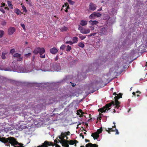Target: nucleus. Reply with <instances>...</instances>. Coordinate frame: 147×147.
I'll return each mask as SVG.
<instances>
[{"instance_id":"obj_9","label":"nucleus","mask_w":147,"mask_h":147,"mask_svg":"<svg viewBox=\"0 0 147 147\" xmlns=\"http://www.w3.org/2000/svg\"><path fill=\"white\" fill-rule=\"evenodd\" d=\"M13 56L14 57L17 58V60L18 61H21L23 59V57L21 56L20 54L15 53L13 55Z\"/></svg>"},{"instance_id":"obj_22","label":"nucleus","mask_w":147,"mask_h":147,"mask_svg":"<svg viewBox=\"0 0 147 147\" xmlns=\"http://www.w3.org/2000/svg\"><path fill=\"white\" fill-rule=\"evenodd\" d=\"M72 41V43H73V44L76 43L78 41V38L76 37H73Z\"/></svg>"},{"instance_id":"obj_30","label":"nucleus","mask_w":147,"mask_h":147,"mask_svg":"<svg viewBox=\"0 0 147 147\" xmlns=\"http://www.w3.org/2000/svg\"><path fill=\"white\" fill-rule=\"evenodd\" d=\"M5 53H2L1 57L3 59H5L6 58V57L5 56Z\"/></svg>"},{"instance_id":"obj_25","label":"nucleus","mask_w":147,"mask_h":147,"mask_svg":"<svg viewBox=\"0 0 147 147\" xmlns=\"http://www.w3.org/2000/svg\"><path fill=\"white\" fill-rule=\"evenodd\" d=\"M78 46L81 47V48H83L84 47V43L82 42L79 43L78 44Z\"/></svg>"},{"instance_id":"obj_16","label":"nucleus","mask_w":147,"mask_h":147,"mask_svg":"<svg viewBox=\"0 0 147 147\" xmlns=\"http://www.w3.org/2000/svg\"><path fill=\"white\" fill-rule=\"evenodd\" d=\"M87 21L86 20H81L80 23V24L82 26H84L87 25Z\"/></svg>"},{"instance_id":"obj_64","label":"nucleus","mask_w":147,"mask_h":147,"mask_svg":"<svg viewBox=\"0 0 147 147\" xmlns=\"http://www.w3.org/2000/svg\"><path fill=\"white\" fill-rule=\"evenodd\" d=\"M80 147H85L84 146H81Z\"/></svg>"},{"instance_id":"obj_31","label":"nucleus","mask_w":147,"mask_h":147,"mask_svg":"<svg viewBox=\"0 0 147 147\" xmlns=\"http://www.w3.org/2000/svg\"><path fill=\"white\" fill-rule=\"evenodd\" d=\"M94 13L95 14V17L96 16L97 17H100L101 16V14L99 12H94Z\"/></svg>"},{"instance_id":"obj_53","label":"nucleus","mask_w":147,"mask_h":147,"mask_svg":"<svg viewBox=\"0 0 147 147\" xmlns=\"http://www.w3.org/2000/svg\"><path fill=\"white\" fill-rule=\"evenodd\" d=\"M102 7H101V8H100L99 9H98L97 10V11H101L102 10Z\"/></svg>"},{"instance_id":"obj_61","label":"nucleus","mask_w":147,"mask_h":147,"mask_svg":"<svg viewBox=\"0 0 147 147\" xmlns=\"http://www.w3.org/2000/svg\"><path fill=\"white\" fill-rule=\"evenodd\" d=\"M66 9L65 10V11L66 12H67V9Z\"/></svg>"},{"instance_id":"obj_63","label":"nucleus","mask_w":147,"mask_h":147,"mask_svg":"<svg viewBox=\"0 0 147 147\" xmlns=\"http://www.w3.org/2000/svg\"><path fill=\"white\" fill-rule=\"evenodd\" d=\"M146 66L147 67V62L146 63Z\"/></svg>"},{"instance_id":"obj_23","label":"nucleus","mask_w":147,"mask_h":147,"mask_svg":"<svg viewBox=\"0 0 147 147\" xmlns=\"http://www.w3.org/2000/svg\"><path fill=\"white\" fill-rule=\"evenodd\" d=\"M89 22H90L92 25H94L97 24L98 23V22L96 20H90L89 21Z\"/></svg>"},{"instance_id":"obj_41","label":"nucleus","mask_w":147,"mask_h":147,"mask_svg":"<svg viewBox=\"0 0 147 147\" xmlns=\"http://www.w3.org/2000/svg\"><path fill=\"white\" fill-rule=\"evenodd\" d=\"M95 85V84H94V83H91L90 85V86L91 87V88H94V86Z\"/></svg>"},{"instance_id":"obj_7","label":"nucleus","mask_w":147,"mask_h":147,"mask_svg":"<svg viewBox=\"0 0 147 147\" xmlns=\"http://www.w3.org/2000/svg\"><path fill=\"white\" fill-rule=\"evenodd\" d=\"M103 62H102L101 64H102ZM100 64H101L100 63ZM99 65L98 63L97 62L94 63L93 64H91L89 67V68L90 69L89 70L93 71L96 70L98 68V66Z\"/></svg>"},{"instance_id":"obj_58","label":"nucleus","mask_w":147,"mask_h":147,"mask_svg":"<svg viewBox=\"0 0 147 147\" xmlns=\"http://www.w3.org/2000/svg\"><path fill=\"white\" fill-rule=\"evenodd\" d=\"M92 36V34H90L89 35H88V36Z\"/></svg>"},{"instance_id":"obj_39","label":"nucleus","mask_w":147,"mask_h":147,"mask_svg":"<svg viewBox=\"0 0 147 147\" xmlns=\"http://www.w3.org/2000/svg\"><path fill=\"white\" fill-rule=\"evenodd\" d=\"M65 43L67 44H69L70 45H72L73 44V43H72V42L71 41H68L66 42Z\"/></svg>"},{"instance_id":"obj_13","label":"nucleus","mask_w":147,"mask_h":147,"mask_svg":"<svg viewBox=\"0 0 147 147\" xmlns=\"http://www.w3.org/2000/svg\"><path fill=\"white\" fill-rule=\"evenodd\" d=\"M58 51V50L55 47H53L50 50V53L54 54L57 53Z\"/></svg>"},{"instance_id":"obj_60","label":"nucleus","mask_w":147,"mask_h":147,"mask_svg":"<svg viewBox=\"0 0 147 147\" xmlns=\"http://www.w3.org/2000/svg\"><path fill=\"white\" fill-rule=\"evenodd\" d=\"M113 94H114V95H116V92H114L113 93Z\"/></svg>"},{"instance_id":"obj_29","label":"nucleus","mask_w":147,"mask_h":147,"mask_svg":"<svg viewBox=\"0 0 147 147\" xmlns=\"http://www.w3.org/2000/svg\"><path fill=\"white\" fill-rule=\"evenodd\" d=\"M71 47L69 45H67L66 47V51H69L71 49Z\"/></svg>"},{"instance_id":"obj_49","label":"nucleus","mask_w":147,"mask_h":147,"mask_svg":"<svg viewBox=\"0 0 147 147\" xmlns=\"http://www.w3.org/2000/svg\"><path fill=\"white\" fill-rule=\"evenodd\" d=\"M80 136H81L82 137V138L83 139L84 138V136L82 134H80Z\"/></svg>"},{"instance_id":"obj_51","label":"nucleus","mask_w":147,"mask_h":147,"mask_svg":"<svg viewBox=\"0 0 147 147\" xmlns=\"http://www.w3.org/2000/svg\"><path fill=\"white\" fill-rule=\"evenodd\" d=\"M4 70H5V71H11L10 69H4Z\"/></svg>"},{"instance_id":"obj_55","label":"nucleus","mask_w":147,"mask_h":147,"mask_svg":"<svg viewBox=\"0 0 147 147\" xmlns=\"http://www.w3.org/2000/svg\"><path fill=\"white\" fill-rule=\"evenodd\" d=\"M5 9H7V10H9V8H8L7 7H5Z\"/></svg>"},{"instance_id":"obj_21","label":"nucleus","mask_w":147,"mask_h":147,"mask_svg":"<svg viewBox=\"0 0 147 147\" xmlns=\"http://www.w3.org/2000/svg\"><path fill=\"white\" fill-rule=\"evenodd\" d=\"M60 30L61 32L66 31L67 30L68 28L67 27L64 26L60 28Z\"/></svg>"},{"instance_id":"obj_42","label":"nucleus","mask_w":147,"mask_h":147,"mask_svg":"<svg viewBox=\"0 0 147 147\" xmlns=\"http://www.w3.org/2000/svg\"><path fill=\"white\" fill-rule=\"evenodd\" d=\"M15 52V50L14 49H11L10 51V53H11L12 54H13V53Z\"/></svg>"},{"instance_id":"obj_27","label":"nucleus","mask_w":147,"mask_h":147,"mask_svg":"<svg viewBox=\"0 0 147 147\" xmlns=\"http://www.w3.org/2000/svg\"><path fill=\"white\" fill-rule=\"evenodd\" d=\"M15 12L18 15H19L21 13L19 9H17L15 11Z\"/></svg>"},{"instance_id":"obj_54","label":"nucleus","mask_w":147,"mask_h":147,"mask_svg":"<svg viewBox=\"0 0 147 147\" xmlns=\"http://www.w3.org/2000/svg\"><path fill=\"white\" fill-rule=\"evenodd\" d=\"M85 141L86 142H89V140H87L86 139H85Z\"/></svg>"},{"instance_id":"obj_17","label":"nucleus","mask_w":147,"mask_h":147,"mask_svg":"<svg viewBox=\"0 0 147 147\" xmlns=\"http://www.w3.org/2000/svg\"><path fill=\"white\" fill-rule=\"evenodd\" d=\"M40 105H36L34 107V110L38 112V111H40Z\"/></svg>"},{"instance_id":"obj_14","label":"nucleus","mask_w":147,"mask_h":147,"mask_svg":"<svg viewBox=\"0 0 147 147\" xmlns=\"http://www.w3.org/2000/svg\"><path fill=\"white\" fill-rule=\"evenodd\" d=\"M86 147H98V145L96 144H92L91 143H89L86 145Z\"/></svg>"},{"instance_id":"obj_5","label":"nucleus","mask_w":147,"mask_h":147,"mask_svg":"<svg viewBox=\"0 0 147 147\" xmlns=\"http://www.w3.org/2000/svg\"><path fill=\"white\" fill-rule=\"evenodd\" d=\"M45 50L43 48L38 47L34 49L33 53L35 55H37L39 53L40 57L44 58L45 57Z\"/></svg>"},{"instance_id":"obj_18","label":"nucleus","mask_w":147,"mask_h":147,"mask_svg":"<svg viewBox=\"0 0 147 147\" xmlns=\"http://www.w3.org/2000/svg\"><path fill=\"white\" fill-rule=\"evenodd\" d=\"M7 3L8 6L11 9H12L13 8V5L11 3V1H7Z\"/></svg>"},{"instance_id":"obj_37","label":"nucleus","mask_w":147,"mask_h":147,"mask_svg":"<svg viewBox=\"0 0 147 147\" xmlns=\"http://www.w3.org/2000/svg\"><path fill=\"white\" fill-rule=\"evenodd\" d=\"M7 22H6L5 20H3L1 22V24L3 26H4L6 24Z\"/></svg>"},{"instance_id":"obj_57","label":"nucleus","mask_w":147,"mask_h":147,"mask_svg":"<svg viewBox=\"0 0 147 147\" xmlns=\"http://www.w3.org/2000/svg\"><path fill=\"white\" fill-rule=\"evenodd\" d=\"M132 94L133 95H135L136 94L134 92H133L132 93Z\"/></svg>"},{"instance_id":"obj_24","label":"nucleus","mask_w":147,"mask_h":147,"mask_svg":"<svg viewBox=\"0 0 147 147\" xmlns=\"http://www.w3.org/2000/svg\"><path fill=\"white\" fill-rule=\"evenodd\" d=\"M78 35H79V37L82 40H83L84 39L86 38V36H84L81 34H78Z\"/></svg>"},{"instance_id":"obj_26","label":"nucleus","mask_w":147,"mask_h":147,"mask_svg":"<svg viewBox=\"0 0 147 147\" xmlns=\"http://www.w3.org/2000/svg\"><path fill=\"white\" fill-rule=\"evenodd\" d=\"M95 17V14L94 12L91 14L89 16V18L90 19L93 18L94 17Z\"/></svg>"},{"instance_id":"obj_20","label":"nucleus","mask_w":147,"mask_h":147,"mask_svg":"<svg viewBox=\"0 0 147 147\" xmlns=\"http://www.w3.org/2000/svg\"><path fill=\"white\" fill-rule=\"evenodd\" d=\"M106 130L110 134V132L111 131H115V129H114L113 128H108V129H106Z\"/></svg>"},{"instance_id":"obj_35","label":"nucleus","mask_w":147,"mask_h":147,"mask_svg":"<svg viewBox=\"0 0 147 147\" xmlns=\"http://www.w3.org/2000/svg\"><path fill=\"white\" fill-rule=\"evenodd\" d=\"M68 2L70 5H73L74 3V2L71 0H67Z\"/></svg>"},{"instance_id":"obj_40","label":"nucleus","mask_w":147,"mask_h":147,"mask_svg":"<svg viewBox=\"0 0 147 147\" xmlns=\"http://www.w3.org/2000/svg\"><path fill=\"white\" fill-rule=\"evenodd\" d=\"M31 55V53H29L28 54H25V56L27 58V57H30Z\"/></svg>"},{"instance_id":"obj_3","label":"nucleus","mask_w":147,"mask_h":147,"mask_svg":"<svg viewBox=\"0 0 147 147\" xmlns=\"http://www.w3.org/2000/svg\"><path fill=\"white\" fill-rule=\"evenodd\" d=\"M55 63L51 65L49 61L44 62L42 66L41 70L44 71H58L60 69L59 65H58L57 68L54 67Z\"/></svg>"},{"instance_id":"obj_52","label":"nucleus","mask_w":147,"mask_h":147,"mask_svg":"<svg viewBox=\"0 0 147 147\" xmlns=\"http://www.w3.org/2000/svg\"><path fill=\"white\" fill-rule=\"evenodd\" d=\"M27 3L28 4H29L30 5H31V3H30V1H29L28 3Z\"/></svg>"},{"instance_id":"obj_48","label":"nucleus","mask_w":147,"mask_h":147,"mask_svg":"<svg viewBox=\"0 0 147 147\" xmlns=\"http://www.w3.org/2000/svg\"><path fill=\"white\" fill-rule=\"evenodd\" d=\"M96 32L94 33H92V36H95L96 35Z\"/></svg>"},{"instance_id":"obj_11","label":"nucleus","mask_w":147,"mask_h":147,"mask_svg":"<svg viewBox=\"0 0 147 147\" xmlns=\"http://www.w3.org/2000/svg\"><path fill=\"white\" fill-rule=\"evenodd\" d=\"M16 30L15 28L13 27H10L8 29V33L9 35L12 34Z\"/></svg>"},{"instance_id":"obj_32","label":"nucleus","mask_w":147,"mask_h":147,"mask_svg":"<svg viewBox=\"0 0 147 147\" xmlns=\"http://www.w3.org/2000/svg\"><path fill=\"white\" fill-rule=\"evenodd\" d=\"M21 5L22 9L23 10L24 12H26L27 11L26 7L24 6V5H22V4H21Z\"/></svg>"},{"instance_id":"obj_2","label":"nucleus","mask_w":147,"mask_h":147,"mask_svg":"<svg viewBox=\"0 0 147 147\" xmlns=\"http://www.w3.org/2000/svg\"><path fill=\"white\" fill-rule=\"evenodd\" d=\"M66 135L65 133H61V136L59 137V138L61 140V141L58 140L59 142L57 140H55V142L56 143H58L59 142L61 144L63 147H69V145L68 143L70 145H74L75 144V146H76V144L78 143V142L76 140H70L69 142L67 140L64 139V138L66 137Z\"/></svg>"},{"instance_id":"obj_4","label":"nucleus","mask_w":147,"mask_h":147,"mask_svg":"<svg viewBox=\"0 0 147 147\" xmlns=\"http://www.w3.org/2000/svg\"><path fill=\"white\" fill-rule=\"evenodd\" d=\"M5 145L7 146H10V144L12 146L15 147H25L23 146V144L18 142L16 139L12 137H9L5 139L4 141Z\"/></svg>"},{"instance_id":"obj_28","label":"nucleus","mask_w":147,"mask_h":147,"mask_svg":"<svg viewBox=\"0 0 147 147\" xmlns=\"http://www.w3.org/2000/svg\"><path fill=\"white\" fill-rule=\"evenodd\" d=\"M4 32L3 30H0V38H2L3 36Z\"/></svg>"},{"instance_id":"obj_15","label":"nucleus","mask_w":147,"mask_h":147,"mask_svg":"<svg viewBox=\"0 0 147 147\" xmlns=\"http://www.w3.org/2000/svg\"><path fill=\"white\" fill-rule=\"evenodd\" d=\"M90 30L88 29H83V31L82 32V33L84 34H87L90 33Z\"/></svg>"},{"instance_id":"obj_36","label":"nucleus","mask_w":147,"mask_h":147,"mask_svg":"<svg viewBox=\"0 0 147 147\" xmlns=\"http://www.w3.org/2000/svg\"><path fill=\"white\" fill-rule=\"evenodd\" d=\"M35 57V56H33L32 57V65H34V60Z\"/></svg>"},{"instance_id":"obj_50","label":"nucleus","mask_w":147,"mask_h":147,"mask_svg":"<svg viewBox=\"0 0 147 147\" xmlns=\"http://www.w3.org/2000/svg\"><path fill=\"white\" fill-rule=\"evenodd\" d=\"M58 59V57L57 56L55 58V61H57V60Z\"/></svg>"},{"instance_id":"obj_6","label":"nucleus","mask_w":147,"mask_h":147,"mask_svg":"<svg viewBox=\"0 0 147 147\" xmlns=\"http://www.w3.org/2000/svg\"><path fill=\"white\" fill-rule=\"evenodd\" d=\"M107 28L106 26L100 27L98 31L99 34L101 35L106 34L107 33Z\"/></svg>"},{"instance_id":"obj_33","label":"nucleus","mask_w":147,"mask_h":147,"mask_svg":"<svg viewBox=\"0 0 147 147\" xmlns=\"http://www.w3.org/2000/svg\"><path fill=\"white\" fill-rule=\"evenodd\" d=\"M113 128H115V130L116 131L115 134H119V133L118 131V130L116 128L115 125H114L113 127Z\"/></svg>"},{"instance_id":"obj_45","label":"nucleus","mask_w":147,"mask_h":147,"mask_svg":"<svg viewBox=\"0 0 147 147\" xmlns=\"http://www.w3.org/2000/svg\"><path fill=\"white\" fill-rule=\"evenodd\" d=\"M65 133L66 135H69L70 134V132L69 131H68L67 132H65Z\"/></svg>"},{"instance_id":"obj_12","label":"nucleus","mask_w":147,"mask_h":147,"mask_svg":"<svg viewBox=\"0 0 147 147\" xmlns=\"http://www.w3.org/2000/svg\"><path fill=\"white\" fill-rule=\"evenodd\" d=\"M32 71V69H28L27 68L26 69V68H22L21 69L20 72L22 73H28L29 72H31Z\"/></svg>"},{"instance_id":"obj_47","label":"nucleus","mask_w":147,"mask_h":147,"mask_svg":"<svg viewBox=\"0 0 147 147\" xmlns=\"http://www.w3.org/2000/svg\"><path fill=\"white\" fill-rule=\"evenodd\" d=\"M21 26L22 27L24 28V29L25 27V25L24 24H21Z\"/></svg>"},{"instance_id":"obj_8","label":"nucleus","mask_w":147,"mask_h":147,"mask_svg":"<svg viewBox=\"0 0 147 147\" xmlns=\"http://www.w3.org/2000/svg\"><path fill=\"white\" fill-rule=\"evenodd\" d=\"M102 129L101 128L97 130V131L94 133H92L91 136L93 137L94 140L97 139L99 137V134L101 133Z\"/></svg>"},{"instance_id":"obj_59","label":"nucleus","mask_w":147,"mask_h":147,"mask_svg":"<svg viewBox=\"0 0 147 147\" xmlns=\"http://www.w3.org/2000/svg\"><path fill=\"white\" fill-rule=\"evenodd\" d=\"M5 5V3H3V7H4Z\"/></svg>"},{"instance_id":"obj_43","label":"nucleus","mask_w":147,"mask_h":147,"mask_svg":"<svg viewBox=\"0 0 147 147\" xmlns=\"http://www.w3.org/2000/svg\"><path fill=\"white\" fill-rule=\"evenodd\" d=\"M0 11L3 13H5V11L2 8L0 9Z\"/></svg>"},{"instance_id":"obj_1","label":"nucleus","mask_w":147,"mask_h":147,"mask_svg":"<svg viewBox=\"0 0 147 147\" xmlns=\"http://www.w3.org/2000/svg\"><path fill=\"white\" fill-rule=\"evenodd\" d=\"M117 95V96H115L114 97L115 99V102L112 101L111 103L107 105L106 106L99 109L98 111H100L102 113L106 112L109 110L110 109V108H109V107H111L112 105H113V106H115V108L119 109V107H120L119 105L120 103L117 100V99L120 98L122 97V94L120 93Z\"/></svg>"},{"instance_id":"obj_38","label":"nucleus","mask_w":147,"mask_h":147,"mask_svg":"<svg viewBox=\"0 0 147 147\" xmlns=\"http://www.w3.org/2000/svg\"><path fill=\"white\" fill-rule=\"evenodd\" d=\"M65 45H62L61 46V47H60V49L61 50H63L65 48Z\"/></svg>"},{"instance_id":"obj_34","label":"nucleus","mask_w":147,"mask_h":147,"mask_svg":"<svg viewBox=\"0 0 147 147\" xmlns=\"http://www.w3.org/2000/svg\"><path fill=\"white\" fill-rule=\"evenodd\" d=\"M83 28L81 26L79 25V27L78 29L80 31V32L82 33V32L83 31Z\"/></svg>"},{"instance_id":"obj_44","label":"nucleus","mask_w":147,"mask_h":147,"mask_svg":"<svg viewBox=\"0 0 147 147\" xmlns=\"http://www.w3.org/2000/svg\"><path fill=\"white\" fill-rule=\"evenodd\" d=\"M65 7H67V9H69V5L67 3H66L65 4Z\"/></svg>"},{"instance_id":"obj_56","label":"nucleus","mask_w":147,"mask_h":147,"mask_svg":"<svg viewBox=\"0 0 147 147\" xmlns=\"http://www.w3.org/2000/svg\"><path fill=\"white\" fill-rule=\"evenodd\" d=\"M75 85H76V84H74L72 83V85L73 86H75Z\"/></svg>"},{"instance_id":"obj_19","label":"nucleus","mask_w":147,"mask_h":147,"mask_svg":"<svg viewBox=\"0 0 147 147\" xmlns=\"http://www.w3.org/2000/svg\"><path fill=\"white\" fill-rule=\"evenodd\" d=\"M55 63L56 64L55 65V66L54 67H55L56 68H57V67H58V65H59V67H60V69H59V70L58 71H59L61 69V67H60V64L59 63H56V62H53V63H51V65H52L53 64H54Z\"/></svg>"},{"instance_id":"obj_10","label":"nucleus","mask_w":147,"mask_h":147,"mask_svg":"<svg viewBox=\"0 0 147 147\" xmlns=\"http://www.w3.org/2000/svg\"><path fill=\"white\" fill-rule=\"evenodd\" d=\"M97 6L96 5L92 3H90L89 6V8L90 10L94 11L96 9Z\"/></svg>"},{"instance_id":"obj_46","label":"nucleus","mask_w":147,"mask_h":147,"mask_svg":"<svg viewBox=\"0 0 147 147\" xmlns=\"http://www.w3.org/2000/svg\"><path fill=\"white\" fill-rule=\"evenodd\" d=\"M20 127H22L21 128L22 129H25V128H26L27 127L26 126V125H24V126H23V127H22V125H20Z\"/></svg>"},{"instance_id":"obj_62","label":"nucleus","mask_w":147,"mask_h":147,"mask_svg":"<svg viewBox=\"0 0 147 147\" xmlns=\"http://www.w3.org/2000/svg\"><path fill=\"white\" fill-rule=\"evenodd\" d=\"M115 113V112L116 111H115V109H114V111H113Z\"/></svg>"}]
</instances>
